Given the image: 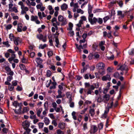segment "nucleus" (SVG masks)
Here are the masks:
<instances>
[{
    "label": "nucleus",
    "instance_id": "nucleus-1",
    "mask_svg": "<svg viewBox=\"0 0 134 134\" xmlns=\"http://www.w3.org/2000/svg\"><path fill=\"white\" fill-rule=\"evenodd\" d=\"M58 21L62 23V25H65L67 23L66 19L64 18L62 15H59L58 16Z\"/></svg>",
    "mask_w": 134,
    "mask_h": 134
},
{
    "label": "nucleus",
    "instance_id": "nucleus-2",
    "mask_svg": "<svg viewBox=\"0 0 134 134\" xmlns=\"http://www.w3.org/2000/svg\"><path fill=\"white\" fill-rule=\"evenodd\" d=\"M70 5L71 7H73L74 8L73 9V11L74 12H75L77 10V9H78L79 7L78 3H74L73 1H72L71 2Z\"/></svg>",
    "mask_w": 134,
    "mask_h": 134
},
{
    "label": "nucleus",
    "instance_id": "nucleus-3",
    "mask_svg": "<svg viewBox=\"0 0 134 134\" xmlns=\"http://www.w3.org/2000/svg\"><path fill=\"white\" fill-rule=\"evenodd\" d=\"M119 69H118V70L119 69L122 71L125 70V74H126L128 70V68L127 66L125 64H124L121 66H119Z\"/></svg>",
    "mask_w": 134,
    "mask_h": 134
},
{
    "label": "nucleus",
    "instance_id": "nucleus-4",
    "mask_svg": "<svg viewBox=\"0 0 134 134\" xmlns=\"http://www.w3.org/2000/svg\"><path fill=\"white\" fill-rule=\"evenodd\" d=\"M105 66V64L102 62H100L98 63L96 65V67L100 69H104Z\"/></svg>",
    "mask_w": 134,
    "mask_h": 134
},
{
    "label": "nucleus",
    "instance_id": "nucleus-5",
    "mask_svg": "<svg viewBox=\"0 0 134 134\" xmlns=\"http://www.w3.org/2000/svg\"><path fill=\"white\" fill-rule=\"evenodd\" d=\"M30 123L27 120L23 122L22 124V126H23L24 129L28 128L30 126Z\"/></svg>",
    "mask_w": 134,
    "mask_h": 134
},
{
    "label": "nucleus",
    "instance_id": "nucleus-6",
    "mask_svg": "<svg viewBox=\"0 0 134 134\" xmlns=\"http://www.w3.org/2000/svg\"><path fill=\"white\" fill-rule=\"evenodd\" d=\"M88 21L91 24L93 25L97 22V19L95 17H94L93 19L89 18Z\"/></svg>",
    "mask_w": 134,
    "mask_h": 134
},
{
    "label": "nucleus",
    "instance_id": "nucleus-7",
    "mask_svg": "<svg viewBox=\"0 0 134 134\" xmlns=\"http://www.w3.org/2000/svg\"><path fill=\"white\" fill-rule=\"evenodd\" d=\"M92 126V129L90 130V132L91 133H94L97 131L98 129L97 126L96 125H94Z\"/></svg>",
    "mask_w": 134,
    "mask_h": 134
},
{
    "label": "nucleus",
    "instance_id": "nucleus-8",
    "mask_svg": "<svg viewBox=\"0 0 134 134\" xmlns=\"http://www.w3.org/2000/svg\"><path fill=\"white\" fill-rule=\"evenodd\" d=\"M110 98V96L109 94H106L103 96V101L105 103H107Z\"/></svg>",
    "mask_w": 134,
    "mask_h": 134
},
{
    "label": "nucleus",
    "instance_id": "nucleus-9",
    "mask_svg": "<svg viewBox=\"0 0 134 134\" xmlns=\"http://www.w3.org/2000/svg\"><path fill=\"white\" fill-rule=\"evenodd\" d=\"M110 75H107L105 76H103L102 78V80L103 81H106L107 80L110 81L111 79V78L110 77Z\"/></svg>",
    "mask_w": 134,
    "mask_h": 134
},
{
    "label": "nucleus",
    "instance_id": "nucleus-10",
    "mask_svg": "<svg viewBox=\"0 0 134 134\" xmlns=\"http://www.w3.org/2000/svg\"><path fill=\"white\" fill-rule=\"evenodd\" d=\"M95 88V87L93 85H91L90 86V88H88V91L87 92V94H91L92 92H93L92 90H94Z\"/></svg>",
    "mask_w": 134,
    "mask_h": 134
},
{
    "label": "nucleus",
    "instance_id": "nucleus-11",
    "mask_svg": "<svg viewBox=\"0 0 134 134\" xmlns=\"http://www.w3.org/2000/svg\"><path fill=\"white\" fill-rule=\"evenodd\" d=\"M66 124L64 122H59L58 124V127L61 129L63 130L65 127Z\"/></svg>",
    "mask_w": 134,
    "mask_h": 134
},
{
    "label": "nucleus",
    "instance_id": "nucleus-12",
    "mask_svg": "<svg viewBox=\"0 0 134 134\" xmlns=\"http://www.w3.org/2000/svg\"><path fill=\"white\" fill-rule=\"evenodd\" d=\"M14 41V43L16 46L18 45L19 43H20L21 42V40L19 37L15 38Z\"/></svg>",
    "mask_w": 134,
    "mask_h": 134
},
{
    "label": "nucleus",
    "instance_id": "nucleus-13",
    "mask_svg": "<svg viewBox=\"0 0 134 134\" xmlns=\"http://www.w3.org/2000/svg\"><path fill=\"white\" fill-rule=\"evenodd\" d=\"M16 57L15 55V54L13 53L11 55V57L8 59V60L10 63H12V62L15 59Z\"/></svg>",
    "mask_w": 134,
    "mask_h": 134
},
{
    "label": "nucleus",
    "instance_id": "nucleus-14",
    "mask_svg": "<svg viewBox=\"0 0 134 134\" xmlns=\"http://www.w3.org/2000/svg\"><path fill=\"white\" fill-rule=\"evenodd\" d=\"M57 84V82L55 81L52 82L51 83L52 86L50 87L49 89L51 90L55 89L56 88Z\"/></svg>",
    "mask_w": 134,
    "mask_h": 134
},
{
    "label": "nucleus",
    "instance_id": "nucleus-15",
    "mask_svg": "<svg viewBox=\"0 0 134 134\" xmlns=\"http://www.w3.org/2000/svg\"><path fill=\"white\" fill-rule=\"evenodd\" d=\"M68 8V5L66 3H64L61 6V9L63 11L66 10Z\"/></svg>",
    "mask_w": 134,
    "mask_h": 134
},
{
    "label": "nucleus",
    "instance_id": "nucleus-16",
    "mask_svg": "<svg viewBox=\"0 0 134 134\" xmlns=\"http://www.w3.org/2000/svg\"><path fill=\"white\" fill-rule=\"evenodd\" d=\"M23 26V25L21 23H19L18 24L17 30L19 32H21L22 31V28Z\"/></svg>",
    "mask_w": 134,
    "mask_h": 134
},
{
    "label": "nucleus",
    "instance_id": "nucleus-17",
    "mask_svg": "<svg viewBox=\"0 0 134 134\" xmlns=\"http://www.w3.org/2000/svg\"><path fill=\"white\" fill-rule=\"evenodd\" d=\"M62 91L60 90H58L57 92L58 95L56 96V98H60L62 97Z\"/></svg>",
    "mask_w": 134,
    "mask_h": 134
},
{
    "label": "nucleus",
    "instance_id": "nucleus-18",
    "mask_svg": "<svg viewBox=\"0 0 134 134\" xmlns=\"http://www.w3.org/2000/svg\"><path fill=\"white\" fill-rule=\"evenodd\" d=\"M117 15L121 18H123L124 16V14L121 11H118Z\"/></svg>",
    "mask_w": 134,
    "mask_h": 134
},
{
    "label": "nucleus",
    "instance_id": "nucleus-19",
    "mask_svg": "<svg viewBox=\"0 0 134 134\" xmlns=\"http://www.w3.org/2000/svg\"><path fill=\"white\" fill-rule=\"evenodd\" d=\"M13 105L16 107V108L17 107V106H19L20 105H22L21 103H19L17 101H14V102L13 103Z\"/></svg>",
    "mask_w": 134,
    "mask_h": 134
},
{
    "label": "nucleus",
    "instance_id": "nucleus-20",
    "mask_svg": "<svg viewBox=\"0 0 134 134\" xmlns=\"http://www.w3.org/2000/svg\"><path fill=\"white\" fill-rule=\"evenodd\" d=\"M89 67V66L88 65H86L85 66H83V69L81 70V72L82 73H83Z\"/></svg>",
    "mask_w": 134,
    "mask_h": 134
},
{
    "label": "nucleus",
    "instance_id": "nucleus-21",
    "mask_svg": "<svg viewBox=\"0 0 134 134\" xmlns=\"http://www.w3.org/2000/svg\"><path fill=\"white\" fill-rule=\"evenodd\" d=\"M35 60L38 64L41 63L42 62V60L40 58H37Z\"/></svg>",
    "mask_w": 134,
    "mask_h": 134
},
{
    "label": "nucleus",
    "instance_id": "nucleus-22",
    "mask_svg": "<svg viewBox=\"0 0 134 134\" xmlns=\"http://www.w3.org/2000/svg\"><path fill=\"white\" fill-rule=\"evenodd\" d=\"M38 19V17L36 16L32 15L31 17V20L32 21H35Z\"/></svg>",
    "mask_w": 134,
    "mask_h": 134
},
{
    "label": "nucleus",
    "instance_id": "nucleus-23",
    "mask_svg": "<svg viewBox=\"0 0 134 134\" xmlns=\"http://www.w3.org/2000/svg\"><path fill=\"white\" fill-rule=\"evenodd\" d=\"M44 122L46 125H48L49 123V119L46 117L44 118Z\"/></svg>",
    "mask_w": 134,
    "mask_h": 134
},
{
    "label": "nucleus",
    "instance_id": "nucleus-24",
    "mask_svg": "<svg viewBox=\"0 0 134 134\" xmlns=\"http://www.w3.org/2000/svg\"><path fill=\"white\" fill-rule=\"evenodd\" d=\"M98 73L102 75L104 74H105V70L104 69L100 70L98 71Z\"/></svg>",
    "mask_w": 134,
    "mask_h": 134
},
{
    "label": "nucleus",
    "instance_id": "nucleus-25",
    "mask_svg": "<svg viewBox=\"0 0 134 134\" xmlns=\"http://www.w3.org/2000/svg\"><path fill=\"white\" fill-rule=\"evenodd\" d=\"M9 11L12 12V11L14 12L15 13H17L18 11L16 7H14L12 8V9H9Z\"/></svg>",
    "mask_w": 134,
    "mask_h": 134
},
{
    "label": "nucleus",
    "instance_id": "nucleus-26",
    "mask_svg": "<svg viewBox=\"0 0 134 134\" xmlns=\"http://www.w3.org/2000/svg\"><path fill=\"white\" fill-rule=\"evenodd\" d=\"M90 114L91 116H93L94 114V110L93 109H90L89 111Z\"/></svg>",
    "mask_w": 134,
    "mask_h": 134
},
{
    "label": "nucleus",
    "instance_id": "nucleus-27",
    "mask_svg": "<svg viewBox=\"0 0 134 134\" xmlns=\"http://www.w3.org/2000/svg\"><path fill=\"white\" fill-rule=\"evenodd\" d=\"M9 37L11 41H14L15 38L14 37V36L13 34H9Z\"/></svg>",
    "mask_w": 134,
    "mask_h": 134
},
{
    "label": "nucleus",
    "instance_id": "nucleus-28",
    "mask_svg": "<svg viewBox=\"0 0 134 134\" xmlns=\"http://www.w3.org/2000/svg\"><path fill=\"white\" fill-rule=\"evenodd\" d=\"M97 101L99 103H101L102 101H103V99H102L100 95H99V96L98 97L97 99Z\"/></svg>",
    "mask_w": 134,
    "mask_h": 134
},
{
    "label": "nucleus",
    "instance_id": "nucleus-29",
    "mask_svg": "<svg viewBox=\"0 0 134 134\" xmlns=\"http://www.w3.org/2000/svg\"><path fill=\"white\" fill-rule=\"evenodd\" d=\"M42 111V108H40L38 110H37V115L38 117H40V114L41 113Z\"/></svg>",
    "mask_w": 134,
    "mask_h": 134
},
{
    "label": "nucleus",
    "instance_id": "nucleus-30",
    "mask_svg": "<svg viewBox=\"0 0 134 134\" xmlns=\"http://www.w3.org/2000/svg\"><path fill=\"white\" fill-rule=\"evenodd\" d=\"M29 110V108L28 107H24L23 109V113H26Z\"/></svg>",
    "mask_w": 134,
    "mask_h": 134
},
{
    "label": "nucleus",
    "instance_id": "nucleus-31",
    "mask_svg": "<svg viewBox=\"0 0 134 134\" xmlns=\"http://www.w3.org/2000/svg\"><path fill=\"white\" fill-rule=\"evenodd\" d=\"M73 27V24L71 23H70L69 24V27L67 29V30H72Z\"/></svg>",
    "mask_w": 134,
    "mask_h": 134
},
{
    "label": "nucleus",
    "instance_id": "nucleus-32",
    "mask_svg": "<svg viewBox=\"0 0 134 134\" xmlns=\"http://www.w3.org/2000/svg\"><path fill=\"white\" fill-rule=\"evenodd\" d=\"M88 13H92V7L90 4H88Z\"/></svg>",
    "mask_w": 134,
    "mask_h": 134
},
{
    "label": "nucleus",
    "instance_id": "nucleus-33",
    "mask_svg": "<svg viewBox=\"0 0 134 134\" xmlns=\"http://www.w3.org/2000/svg\"><path fill=\"white\" fill-rule=\"evenodd\" d=\"M52 72L50 70H47V71L46 75L47 77H49L51 75Z\"/></svg>",
    "mask_w": 134,
    "mask_h": 134
},
{
    "label": "nucleus",
    "instance_id": "nucleus-34",
    "mask_svg": "<svg viewBox=\"0 0 134 134\" xmlns=\"http://www.w3.org/2000/svg\"><path fill=\"white\" fill-rule=\"evenodd\" d=\"M44 124L42 122H39L38 124V125L39 128L40 129L42 128Z\"/></svg>",
    "mask_w": 134,
    "mask_h": 134
},
{
    "label": "nucleus",
    "instance_id": "nucleus-35",
    "mask_svg": "<svg viewBox=\"0 0 134 134\" xmlns=\"http://www.w3.org/2000/svg\"><path fill=\"white\" fill-rule=\"evenodd\" d=\"M76 112L75 111H73L72 113V116L73 119L74 120H76L77 119V118L75 116Z\"/></svg>",
    "mask_w": 134,
    "mask_h": 134
},
{
    "label": "nucleus",
    "instance_id": "nucleus-36",
    "mask_svg": "<svg viewBox=\"0 0 134 134\" xmlns=\"http://www.w3.org/2000/svg\"><path fill=\"white\" fill-rule=\"evenodd\" d=\"M19 66L20 69L23 70H25L26 69V68L25 66L23 64H21Z\"/></svg>",
    "mask_w": 134,
    "mask_h": 134
},
{
    "label": "nucleus",
    "instance_id": "nucleus-37",
    "mask_svg": "<svg viewBox=\"0 0 134 134\" xmlns=\"http://www.w3.org/2000/svg\"><path fill=\"white\" fill-rule=\"evenodd\" d=\"M103 124L102 123H101L98 124V127L99 129L100 130L102 129L103 128Z\"/></svg>",
    "mask_w": 134,
    "mask_h": 134
},
{
    "label": "nucleus",
    "instance_id": "nucleus-38",
    "mask_svg": "<svg viewBox=\"0 0 134 134\" xmlns=\"http://www.w3.org/2000/svg\"><path fill=\"white\" fill-rule=\"evenodd\" d=\"M83 129L84 130H85L87 129L88 128L87 124V123H84L83 125Z\"/></svg>",
    "mask_w": 134,
    "mask_h": 134
},
{
    "label": "nucleus",
    "instance_id": "nucleus-39",
    "mask_svg": "<svg viewBox=\"0 0 134 134\" xmlns=\"http://www.w3.org/2000/svg\"><path fill=\"white\" fill-rule=\"evenodd\" d=\"M43 36L41 34H39L37 35V37L40 40H41L43 38Z\"/></svg>",
    "mask_w": 134,
    "mask_h": 134
},
{
    "label": "nucleus",
    "instance_id": "nucleus-40",
    "mask_svg": "<svg viewBox=\"0 0 134 134\" xmlns=\"http://www.w3.org/2000/svg\"><path fill=\"white\" fill-rule=\"evenodd\" d=\"M12 86H15L17 85L18 83V81H14L12 82Z\"/></svg>",
    "mask_w": 134,
    "mask_h": 134
},
{
    "label": "nucleus",
    "instance_id": "nucleus-41",
    "mask_svg": "<svg viewBox=\"0 0 134 134\" xmlns=\"http://www.w3.org/2000/svg\"><path fill=\"white\" fill-rule=\"evenodd\" d=\"M83 24V23H82V21L81 20H80L79 23L76 24V26L78 27H80L81 26V24Z\"/></svg>",
    "mask_w": 134,
    "mask_h": 134
},
{
    "label": "nucleus",
    "instance_id": "nucleus-42",
    "mask_svg": "<svg viewBox=\"0 0 134 134\" xmlns=\"http://www.w3.org/2000/svg\"><path fill=\"white\" fill-rule=\"evenodd\" d=\"M67 12L68 13V18L69 19H71L72 17V15H71V12L69 10H68Z\"/></svg>",
    "mask_w": 134,
    "mask_h": 134
},
{
    "label": "nucleus",
    "instance_id": "nucleus-43",
    "mask_svg": "<svg viewBox=\"0 0 134 134\" xmlns=\"http://www.w3.org/2000/svg\"><path fill=\"white\" fill-rule=\"evenodd\" d=\"M87 20L85 16H81V19L80 20H81L82 23H83V21H86Z\"/></svg>",
    "mask_w": 134,
    "mask_h": 134
},
{
    "label": "nucleus",
    "instance_id": "nucleus-44",
    "mask_svg": "<svg viewBox=\"0 0 134 134\" xmlns=\"http://www.w3.org/2000/svg\"><path fill=\"white\" fill-rule=\"evenodd\" d=\"M47 54L49 57H50L53 54V51H50L48 52Z\"/></svg>",
    "mask_w": 134,
    "mask_h": 134
},
{
    "label": "nucleus",
    "instance_id": "nucleus-45",
    "mask_svg": "<svg viewBox=\"0 0 134 134\" xmlns=\"http://www.w3.org/2000/svg\"><path fill=\"white\" fill-rule=\"evenodd\" d=\"M76 10L77 13H80L81 14H83L84 13L83 11L80 9H77Z\"/></svg>",
    "mask_w": 134,
    "mask_h": 134
},
{
    "label": "nucleus",
    "instance_id": "nucleus-46",
    "mask_svg": "<svg viewBox=\"0 0 134 134\" xmlns=\"http://www.w3.org/2000/svg\"><path fill=\"white\" fill-rule=\"evenodd\" d=\"M22 10H23L25 12L29 10V9L27 7H25L24 5L23 6V8H21Z\"/></svg>",
    "mask_w": 134,
    "mask_h": 134
},
{
    "label": "nucleus",
    "instance_id": "nucleus-47",
    "mask_svg": "<svg viewBox=\"0 0 134 134\" xmlns=\"http://www.w3.org/2000/svg\"><path fill=\"white\" fill-rule=\"evenodd\" d=\"M79 15L77 13H75L74 14V19L75 20H76L77 19V18L79 16Z\"/></svg>",
    "mask_w": 134,
    "mask_h": 134
},
{
    "label": "nucleus",
    "instance_id": "nucleus-48",
    "mask_svg": "<svg viewBox=\"0 0 134 134\" xmlns=\"http://www.w3.org/2000/svg\"><path fill=\"white\" fill-rule=\"evenodd\" d=\"M52 105L53 107L54 108V109L56 108L57 106V104L55 102H53L52 103Z\"/></svg>",
    "mask_w": 134,
    "mask_h": 134
},
{
    "label": "nucleus",
    "instance_id": "nucleus-49",
    "mask_svg": "<svg viewBox=\"0 0 134 134\" xmlns=\"http://www.w3.org/2000/svg\"><path fill=\"white\" fill-rule=\"evenodd\" d=\"M85 85L86 88L89 87H90L91 86L89 82H85Z\"/></svg>",
    "mask_w": 134,
    "mask_h": 134
},
{
    "label": "nucleus",
    "instance_id": "nucleus-50",
    "mask_svg": "<svg viewBox=\"0 0 134 134\" xmlns=\"http://www.w3.org/2000/svg\"><path fill=\"white\" fill-rule=\"evenodd\" d=\"M113 102H112L110 104V107L109 106V103H108L107 105V108H109H109H111L113 106Z\"/></svg>",
    "mask_w": 134,
    "mask_h": 134
},
{
    "label": "nucleus",
    "instance_id": "nucleus-51",
    "mask_svg": "<svg viewBox=\"0 0 134 134\" xmlns=\"http://www.w3.org/2000/svg\"><path fill=\"white\" fill-rule=\"evenodd\" d=\"M109 19V16H107L105 17L104 18V23H105Z\"/></svg>",
    "mask_w": 134,
    "mask_h": 134
},
{
    "label": "nucleus",
    "instance_id": "nucleus-52",
    "mask_svg": "<svg viewBox=\"0 0 134 134\" xmlns=\"http://www.w3.org/2000/svg\"><path fill=\"white\" fill-rule=\"evenodd\" d=\"M97 22L100 24H101L103 22L102 19L101 18H99L98 19H97Z\"/></svg>",
    "mask_w": 134,
    "mask_h": 134
},
{
    "label": "nucleus",
    "instance_id": "nucleus-53",
    "mask_svg": "<svg viewBox=\"0 0 134 134\" xmlns=\"http://www.w3.org/2000/svg\"><path fill=\"white\" fill-rule=\"evenodd\" d=\"M3 44L4 45H7V47H9L10 46V44H9V42L8 41L5 42H3Z\"/></svg>",
    "mask_w": 134,
    "mask_h": 134
},
{
    "label": "nucleus",
    "instance_id": "nucleus-54",
    "mask_svg": "<svg viewBox=\"0 0 134 134\" xmlns=\"http://www.w3.org/2000/svg\"><path fill=\"white\" fill-rule=\"evenodd\" d=\"M70 31L68 33L69 34H70V36H72L74 35V32L72 30H70Z\"/></svg>",
    "mask_w": 134,
    "mask_h": 134
},
{
    "label": "nucleus",
    "instance_id": "nucleus-55",
    "mask_svg": "<svg viewBox=\"0 0 134 134\" xmlns=\"http://www.w3.org/2000/svg\"><path fill=\"white\" fill-rule=\"evenodd\" d=\"M42 5L43 4L42 3H40V4L37 5L36 7L37 9H40Z\"/></svg>",
    "mask_w": 134,
    "mask_h": 134
},
{
    "label": "nucleus",
    "instance_id": "nucleus-56",
    "mask_svg": "<svg viewBox=\"0 0 134 134\" xmlns=\"http://www.w3.org/2000/svg\"><path fill=\"white\" fill-rule=\"evenodd\" d=\"M57 134H64V133L62 131L59 129L57 130Z\"/></svg>",
    "mask_w": 134,
    "mask_h": 134
},
{
    "label": "nucleus",
    "instance_id": "nucleus-57",
    "mask_svg": "<svg viewBox=\"0 0 134 134\" xmlns=\"http://www.w3.org/2000/svg\"><path fill=\"white\" fill-rule=\"evenodd\" d=\"M5 69L6 71H7L9 72L11 71L10 68L8 66H5Z\"/></svg>",
    "mask_w": 134,
    "mask_h": 134
},
{
    "label": "nucleus",
    "instance_id": "nucleus-58",
    "mask_svg": "<svg viewBox=\"0 0 134 134\" xmlns=\"http://www.w3.org/2000/svg\"><path fill=\"white\" fill-rule=\"evenodd\" d=\"M93 56L95 59H98L99 58L100 56L99 55L97 54H94Z\"/></svg>",
    "mask_w": 134,
    "mask_h": 134
},
{
    "label": "nucleus",
    "instance_id": "nucleus-59",
    "mask_svg": "<svg viewBox=\"0 0 134 134\" xmlns=\"http://www.w3.org/2000/svg\"><path fill=\"white\" fill-rule=\"evenodd\" d=\"M14 87L12 86H9L8 87V89L10 91H12L14 90Z\"/></svg>",
    "mask_w": 134,
    "mask_h": 134
},
{
    "label": "nucleus",
    "instance_id": "nucleus-60",
    "mask_svg": "<svg viewBox=\"0 0 134 134\" xmlns=\"http://www.w3.org/2000/svg\"><path fill=\"white\" fill-rule=\"evenodd\" d=\"M119 74L118 72H115L114 75V76L115 78H118L119 77Z\"/></svg>",
    "mask_w": 134,
    "mask_h": 134
},
{
    "label": "nucleus",
    "instance_id": "nucleus-61",
    "mask_svg": "<svg viewBox=\"0 0 134 134\" xmlns=\"http://www.w3.org/2000/svg\"><path fill=\"white\" fill-rule=\"evenodd\" d=\"M52 124L55 126H56L57 125V123L55 120H53L52 122Z\"/></svg>",
    "mask_w": 134,
    "mask_h": 134
},
{
    "label": "nucleus",
    "instance_id": "nucleus-62",
    "mask_svg": "<svg viewBox=\"0 0 134 134\" xmlns=\"http://www.w3.org/2000/svg\"><path fill=\"white\" fill-rule=\"evenodd\" d=\"M44 131L46 133H47L48 132V128L46 127H44L43 129Z\"/></svg>",
    "mask_w": 134,
    "mask_h": 134
},
{
    "label": "nucleus",
    "instance_id": "nucleus-63",
    "mask_svg": "<svg viewBox=\"0 0 134 134\" xmlns=\"http://www.w3.org/2000/svg\"><path fill=\"white\" fill-rule=\"evenodd\" d=\"M134 52V49H133L131 50H130L129 52V54L132 55L133 54Z\"/></svg>",
    "mask_w": 134,
    "mask_h": 134
},
{
    "label": "nucleus",
    "instance_id": "nucleus-64",
    "mask_svg": "<svg viewBox=\"0 0 134 134\" xmlns=\"http://www.w3.org/2000/svg\"><path fill=\"white\" fill-rule=\"evenodd\" d=\"M12 27V26L11 24L8 25L6 27V28L7 30H9L11 29Z\"/></svg>",
    "mask_w": 134,
    "mask_h": 134
}]
</instances>
